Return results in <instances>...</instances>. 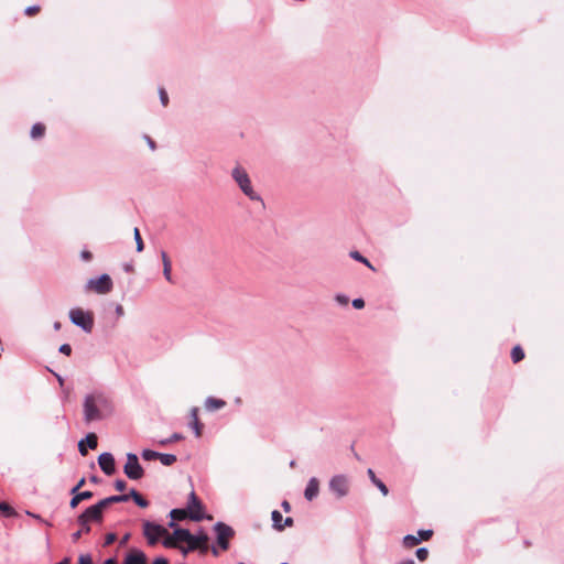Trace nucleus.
<instances>
[{
    "label": "nucleus",
    "instance_id": "38",
    "mask_svg": "<svg viewBox=\"0 0 564 564\" xmlns=\"http://www.w3.org/2000/svg\"><path fill=\"white\" fill-rule=\"evenodd\" d=\"M415 555L420 562H424L429 557V550L427 547H419L415 551Z\"/></svg>",
    "mask_w": 564,
    "mask_h": 564
},
{
    "label": "nucleus",
    "instance_id": "8",
    "mask_svg": "<svg viewBox=\"0 0 564 564\" xmlns=\"http://www.w3.org/2000/svg\"><path fill=\"white\" fill-rule=\"evenodd\" d=\"M328 488L336 499H343L349 494L350 480L344 474L335 475L329 479Z\"/></svg>",
    "mask_w": 564,
    "mask_h": 564
},
{
    "label": "nucleus",
    "instance_id": "15",
    "mask_svg": "<svg viewBox=\"0 0 564 564\" xmlns=\"http://www.w3.org/2000/svg\"><path fill=\"white\" fill-rule=\"evenodd\" d=\"M319 494V480L316 477H311L304 489V497L307 501H313Z\"/></svg>",
    "mask_w": 564,
    "mask_h": 564
},
{
    "label": "nucleus",
    "instance_id": "34",
    "mask_svg": "<svg viewBox=\"0 0 564 564\" xmlns=\"http://www.w3.org/2000/svg\"><path fill=\"white\" fill-rule=\"evenodd\" d=\"M133 237H134V241H135V249H137V251L138 252H142L144 250V242L142 240L140 230L137 227L133 230Z\"/></svg>",
    "mask_w": 564,
    "mask_h": 564
},
{
    "label": "nucleus",
    "instance_id": "45",
    "mask_svg": "<svg viewBox=\"0 0 564 564\" xmlns=\"http://www.w3.org/2000/svg\"><path fill=\"white\" fill-rule=\"evenodd\" d=\"M58 351L65 356H70L72 346L69 344H62L58 348Z\"/></svg>",
    "mask_w": 564,
    "mask_h": 564
},
{
    "label": "nucleus",
    "instance_id": "2",
    "mask_svg": "<svg viewBox=\"0 0 564 564\" xmlns=\"http://www.w3.org/2000/svg\"><path fill=\"white\" fill-rule=\"evenodd\" d=\"M107 399L102 394H87L84 399V420L89 423L102 419L100 406L107 404Z\"/></svg>",
    "mask_w": 564,
    "mask_h": 564
},
{
    "label": "nucleus",
    "instance_id": "12",
    "mask_svg": "<svg viewBox=\"0 0 564 564\" xmlns=\"http://www.w3.org/2000/svg\"><path fill=\"white\" fill-rule=\"evenodd\" d=\"M98 464L105 475L111 476L116 473V462L111 453H101L98 457Z\"/></svg>",
    "mask_w": 564,
    "mask_h": 564
},
{
    "label": "nucleus",
    "instance_id": "10",
    "mask_svg": "<svg viewBox=\"0 0 564 564\" xmlns=\"http://www.w3.org/2000/svg\"><path fill=\"white\" fill-rule=\"evenodd\" d=\"M123 473L130 480H140L144 476V468L140 464L137 454H127V462L123 466Z\"/></svg>",
    "mask_w": 564,
    "mask_h": 564
},
{
    "label": "nucleus",
    "instance_id": "33",
    "mask_svg": "<svg viewBox=\"0 0 564 564\" xmlns=\"http://www.w3.org/2000/svg\"><path fill=\"white\" fill-rule=\"evenodd\" d=\"M182 440H184V435L181 434V433L175 432L170 437L159 441V445L165 446V445H167L170 443L180 442Z\"/></svg>",
    "mask_w": 564,
    "mask_h": 564
},
{
    "label": "nucleus",
    "instance_id": "54",
    "mask_svg": "<svg viewBox=\"0 0 564 564\" xmlns=\"http://www.w3.org/2000/svg\"><path fill=\"white\" fill-rule=\"evenodd\" d=\"M145 139H147V142L150 147L151 150H155L156 149V143L153 139H151L150 137L145 135Z\"/></svg>",
    "mask_w": 564,
    "mask_h": 564
},
{
    "label": "nucleus",
    "instance_id": "47",
    "mask_svg": "<svg viewBox=\"0 0 564 564\" xmlns=\"http://www.w3.org/2000/svg\"><path fill=\"white\" fill-rule=\"evenodd\" d=\"M80 258H82L84 261L88 262V261H90V260L93 259V253H91L90 251H88V250H83V251L80 252Z\"/></svg>",
    "mask_w": 564,
    "mask_h": 564
},
{
    "label": "nucleus",
    "instance_id": "55",
    "mask_svg": "<svg viewBox=\"0 0 564 564\" xmlns=\"http://www.w3.org/2000/svg\"><path fill=\"white\" fill-rule=\"evenodd\" d=\"M102 564H118V561H117V557L116 556H110L108 558H106Z\"/></svg>",
    "mask_w": 564,
    "mask_h": 564
},
{
    "label": "nucleus",
    "instance_id": "37",
    "mask_svg": "<svg viewBox=\"0 0 564 564\" xmlns=\"http://www.w3.org/2000/svg\"><path fill=\"white\" fill-rule=\"evenodd\" d=\"M416 536L420 538L421 541L430 540L433 536V530H431V529H427V530L420 529L417 531V535Z\"/></svg>",
    "mask_w": 564,
    "mask_h": 564
},
{
    "label": "nucleus",
    "instance_id": "21",
    "mask_svg": "<svg viewBox=\"0 0 564 564\" xmlns=\"http://www.w3.org/2000/svg\"><path fill=\"white\" fill-rule=\"evenodd\" d=\"M226 401L215 397H207L205 400V408L207 411L214 412L226 406Z\"/></svg>",
    "mask_w": 564,
    "mask_h": 564
},
{
    "label": "nucleus",
    "instance_id": "59",
    "mask_svg": "<svg viewBox=\"0 0 564 564\" xmlns=\"http://www.w3.org/2000/svg\"><path fill=\"white\" fill-rule=\"evenodd\" d=\"M85 484H86V478H85V477H82V478L77 481L76 486H77V488H79V489H80L82 487H84V485H85Z\"/></svg>",
    "mask_w": 564,
    "mask_h": 564
},
{
    "label": "nucleus",
    "instance_id": "25",
    "mask_svg": "<svg viewBox=\"0 0 564 564\" xmlns=\"http://www.w3.org/2000/svg\"><path fill=\"white\" fill-rule=\"evenodd\" d=\"M349 256L355 261H358V262L365 264L370 270L376 271V269L372 265V263L366 257H364L359 251H357V250L350 251Z\"/></svg>",
    "mask_w": 564,
    "mask_h": 564
},
{
    "label": "nucleus",
    "instance_id": "36",
    "mask_svg": "<svg viewBox=\"0 0 564 564\" xmlns=\"http://www.w3.org/2000/svg\"><path fill=\"white\" fill-rule=\"evenodd\" d=\"M0 511L4 517H12L14 516V510L11 506H9L7 502L0 500Z\"/></svg>",
    "mask_w": 564,
    "mask_h": 564
},
{
    "label": "nucleus",
    "instance_id": "27",
    "mask_svg": "<svg viewBox=\"0 0 564 564\" xmlns=\"http://www.w3.org/2000/svg\"><path fill=\"white\" fill-rule=\"evenodd\" d=\"M158 459L164 466H172L173 464L176 463L177 457L174 454L159 453V458Z\"/></svg>",
    "mask_w": 564,
    "mask_h": 564
},
{
    "label": "nucleus",
    "instance_id": "20",
    "mask_svg": "<svg viewBox=\"0 0 564 564\" xmlns=\"http://www.w3.org/2000/svg\"><path fill=\"white\" fill-rule=\"evenodd\" d=\"M127 494L113 495L99 500L100 506L106 510L113 503L127 502Z\"/></svg>",
    "mask_w": 564,
    "mask_h": 564
},
{
    "label": "nucleus",
    "instance_id": "41",
    "mask_svg": "<svg viewBox=\"0 0 564 564\" xmlns=\"http://www.w3.org/2000/svg\"><path fill=\"white\" fill-rule=\"evenodd\" d=\"M159 97L162 106L166 107L169 105V95L166 90L162 87L159 89Z\"/></svg>",
    "mask_w": 564,
    "mask_h": 564
},
{
    "label": "nucleus",
    "instance_id": "51",
    "mask_svg": "<svg viewBox=\"0 0 564 564\" xmlns=\"http://www.w3.org/2000/svg\"><path fill=\"white\" fill-rule=\"evenodd\" d=\"M115 312H116V315L118 317H121V316L124 315V310H123V306L121 304H117L116 305Z\"/></svg>",
    "mask_w": 564,
    "mask_h": 564
},
{
    "label": "nucleus",
    "instance_id": "4",
    "mask_svg": "<svg viewBox=\"0 0 564 564\" xmlns=\"http://www.w3.org/2000/svg\"><path fill=\"white\" fill-rule=\"evenodd\" d=\"M208 540H209V536H208L207 532L203 528H200V529H198V531L196 533H192V539H187L185 541L187 543V545L180 546V551L183 556H187L191 552H194L195 550H197L200 544H204L200 547V552L203 554H205L208 551V546L206 545Z\"/></svg>",
    "mask_w": 564,
    "mask_h": 564
},
{
    "label": "nucleus",
    "instance_id": "56",
    "mask_svg": "<svg viewBox=\"0 0 564 564\" xmlns=\"http://www.w3.org/2000/svg\"><path fill=\"white\" fill-rule=\"evenodd\" d=\"M82 535H83V533H82L79 530H77L76 532H74V533L72 534V540H73V542H77V541L82 538Z\"/></svg>",
    "mask_w": 564,
    "mask_h": 564
},
{
    "label": "nucleus",
    "instance_id": "23",
    "mask_svg": "<svg viewBox=\"0 0 564 564\" xmlns=\"http://www.w3.org/2000/svg\"><path fill=\"white\" fill-rule=\"evenodd\" d=\"M45 131H46V127L44 123L42 122H36L32 126L31 128V131H30V137L33 139V140H37V139H41L44 137L45 134Z\"/></svg>",
    "mask_w": 564,
    "mask_h": 564
},
{
    "label": "nucleus",
    "instance_id": "28",
    "mask_svg": "<svg viewBox=\"0 0 564 564\" xmlns=\"http://www.w3.org/2000/svg\"><path fill=\"white\" fill-rule=\"evenodd\" d=\"M169 516L173 518V520L181 521L188 517V512L186 509L174 508L170 511Z\"/></svg>",
    "mask_w": 564,
    "mask_h": 564
},
{
    "label": "nucleus",
    "instance_id": "22",
    "mask_svg": "<svg viewBox=\"0 0 564 564\" xmlns=\"http://www.w3.org/2000/svg\"><path fill=\"white\" fill-rule=\"evenodd\" d=\"M367 474L372 485L376 486L383 496H387L389 494V489L386 486V484L376 476L375 471L371 468L367 470Z\"/></svg>",
    "mask_w": 564,
    "mask_h": 564
},
{
    "label": "nucleus",
    "instance_id": "50",
    "mask_svg": "<svg viewBox=\"0 0 564 564\" xmlns=\"http://www.w3.org/2000/svg\"><path fill=\"white\" fill-rule=\"evenodd\" d=\"M130 538H131V534H130V533H126V534L121 538V540L119 541V545H120V546H124V545H127V543L129 542Z\"/></svg>",
    "mask_w": 564,
    "mask_h": 564
},
{
    "label": "nucleus",
    "instance_id": "43",
    "mask_svg": "<svg viewBox=\"0 0 564 564\" xmlns=\"http://www.w3.org/2000/svg\"><path fill=\"white\" fill-rule=\"evenodd\" d=\"M113 486H115L116 490L122 492L127 488V482L123 479H116L113 482Z\"/></svg>",
    "mask_w": 564,
    "mask_h": 564
},
{
    "label": "nucleus",
    "instance_id": "30",
    "mask_svg": "<svg viewBox=\"0 0 564 564\" xmlns=\"http://www.w3.org/2000/svg\"><path fill=\"white\" fill-rule=\"evenodd\" d=\"M421 543V539L413 534H406L403 538V545L405 547H414Z\"/></svg>",
    "mask_w": 564,
    "mask_h": 564
},
{
    "label": "nucleus",
    "instance_id": "11",
    "mask_svg": "<svg viewBox=\"0 0 564 564\" xmlns=\"http://www.w3.org/2000/svg\"><path fill=\"white\" fill-rule=\"evenodd\" d=\"M104 511L105 509L100 506L99 501L87 507L82 513L78 516L85 518V520L90 523H102L104 521Z\"/></svg>",
    "mask_w": 564,
    "mask_h": 564
},
{
    "label": "nucleus",
    "instance_id": "42",
    "mask_svg": "<svg viewBox=\"0 0 564 564\" xmlns=\"http://www.w3.org/2000/svg\"><path fill=\"white\" fill-rule=\"evenodd\" d=\"M117 541V534L109 532L105 535L104 546H109Z\"/></svg>",
    "mask_w": 564,
    "mask_h": 564
},
{
    "label": "nucleus",
    "instance_id": "35",
    "mask_svg": "<svg viewBox=\"0 0 564 564\" xmlns=\"http://www.w3.org/2000/svg\"><path fill=\"white\" fill-rule=\"evenodd\" d=\"M162 538H163L162 544L164 547H167V549L176 547V543H175L176 541L172 533L170 534L167 532V534L163 535Z\"/></svg>",
    "mask_w": 564,
    "mask_h": 564
},
{
    "label": "nucleus",
    "instance_id": "19",
    "mask_svg": "<svg viewBox=\"0 0 564 564\" xmlns=\"http://www.w3.org/2000/svg\"><path fill=\"white\" fill-rule=\"evenodd\" d=\"M94 497V492L90 490H84L79 494H76L74 497L69 500V508L76 509L82 501L89 500Z\"/></svg>",
    "mask_w": 564,
    "mask_h": 564
},
{
    "label": "nucleus",
    "instance_id": "49",
    "mask_svg": "<svg viewBox=\"0 0 564 564\" xmlns=\"http://www.w3.org/2000/svg\"><path fill=\"white\" fill-rule=\"evenodd\" d=\"M47 370H48L51 373H53V376H54V377L56 378V380L58 381L59 386H63V384H64V378H63L59 373H57V372L53 371V370H52V369H50L48 367H47Z\"/></svg>",
    "mask_w": 564,
    "mask_h": 564
},
{
    "label": "nucleus",
    "instance_id": "1",
    "mask_svg": "<svg viewBox=\"0 0 564 564\" xmlns=\"http://www.w3.org/2000/svg\"><path fill=\"white\" fill-rule=\"evenodd\" d=\"M231 177L240 188V191L250 199L260 202L263 205L261 196L254 192L249 174L241 165H236L231 171Z\"/></svg>",
    "mask_w": 564,
    "mask_h": 564
},
{
    "label": "nucleus",
    "instance_id": "16",
    "mask_svg": "<svg viewBox=\"0 0 564 564\" xmlns=\"http://www.w3.org/2000/svg\"><path fill=\"white\" fill-rule=\"evenodd\" d=\"M191 422L188 426L193 430L196 437H200L204 430V424L198 420V408L191 409Z\"/></svg>",
    "mask_w": 564,
    "mask_h": 564
},
{
    "label": "nucleus",
    "instance_id": "18",
    "mask_svg": "<svg viewBox=\"0 0 564 564\" xmlns=\"http://www.w3.org/2000/svg\"><path fill=\"white\" fill-rule=\"evenodd\" d=\"M128 501L130 499L133 500V502L140 507V508H148L150 502L147 500L137 489L131 488L129 492L127 494Z\"/></svg>",
    "mask_w": 564,
    "mask_h": 564
},
{
    "label": "nucleus",
    "instance_id": "46",
    "mask_svg": "<svg viewBox=\"0 0 564 564\" xmlns=\"http://www.w3.org/2000/svg\"><path fill=\"white\" fill-rule=\"evenodd\" d=\"M40 11L39 6H30L24 10V13L29 17L36 14Z\"/></svg>",
    "mask_w": 564,
    "mask_h": 564
},
{
    "label": "nucleus",
    "instance_id": "17",
    "mask_svg": "<svg viewBox=\"0 0 564 564\" xmlns=\"http://www.w3.org/2000/svg\"><path fill=\"white\" fill-rule=\"evenodd\" d=\"M161 259L163 264V275L165 280L170 283H174L173 276H172V262L167 256V253L164 250H161Z\"/></svg>",
    "mask_w": 564,
    "mask_h": 564
},
{
    "label": "nucleus",
    "instance_id": "7",
    "mask_svg": "<svg viewBox=\"0 0 564 564\" xmlns=\"http://www.w3.org/2000/svg\"><path fill=\"white\" fill-rule=\"evenodd\" d=\"M85 288L87 291H94L97 294H107L111 292L113 282L109 274L102 273L99 276L90 278Z\"/></svg>",
    "mask_w": 564,
    "mask_h": 564
},
{
    "label": "nucleus",
    "instance_id": "14",
    "mask_svg": "<svg viewBox=\"0 0 564 564\" xmlns=\"http://www.w3.org/2000/svg\"><path fill=\"white\" fill-rule=\"evenodd\" d=\"M145 553L139 549H131L124 556L123 564H147Z\"/></svg>",
    "mask_w": 564,
    "mask_h": 564
},
{
    "label": "nucleus",
    "instance_id": "53",
    "mask_svg": "<svg viewBox=\"0 0 564 564\" xmlns=\"http://www.w3.org/2000/svg\"><path fill=\"white\" fill-rule=\"evenodd\" d=\"M281 507L282 509L285 511V512H290L291 511V505L288 500H283L281 502Z\"/></svg>",
    "mask_w": 564,
    "mask_h": 564
},
{
    "label": "nucleus",
    "instance_id": "3",
    "mask_svg": "<svg viewBox=\"0 0 564 564\" xmlns=\"http://www.w3.org/2000/svg\"><path fill=\"white\" fill-rule=\"evenodd\" d=\"M68 316L69 321L85 333L90 334L93 332L95 324L93 312L76 307L69 311Z\"/></svg>",
    "mask_w": 564,
    "mask_h": 564
},
{
    "label": "nucleus",
    "instance_id": "58",
    "mask_svg": "<svg viewBox=\"0 0 564 564\" xmlns=\"http://www.w3.org/2000/svg\"><path fill=\"white\" fill-rule=\"evenodd\" d=\"M28 514H29V516H31V517H33V519H36V520H39V521H41V522H44L45 524H48V522L44 521V520L41 518V516H39V514L32 513V512H28Z\"/></svg>",
    "mask_w": 564,
    "mask_h": 564
},
{
    "label": "nucleus",
    "instance_id": "52",
    "mask_svg": "<svg viewBox=\"0 0 564 564\" xmlns=\"http://www.w3.org/2000/svg\"><path fill=\"white\" fill-rule=\"evenodd\" d=\"M152 564H169V561L166 557L158 556L156 558H154Z\"/></svg>",
    "mask_w": 564,
    "mask_h": 564
},
{
    "label": "nucleus",
    "instance_id": "39",
    "mask_svg": "<svg viewBox=\"0 0 564 564\" xmlns=\"http://www.w3.org/2000/svg\"><path fill=\"white\" fill-rule=\"evenodd\" d=\"M76 564H94L93 556L90 553H83L78 556Z\"/></svg>",
    "mask_w": 564,
    "mask_h": 564
},
{
    "label": "nucleus",
    "instance_id": "48",
    "mask_svg": "<svg viewBox=\"0 0 564 564\" xmlns=\"http://www.w3.org/2000/svg\"><path fill=\"white\" fill-rule=\"evenodd\" d=\"M293 524H294V520H293V518H291V517H286V518L283 520V523H282V531H283L285 528L292 527Z\"/></svg>",
    "mask_w": 564,
    "mask_h": 564
},
{
    "label": "nucleus",
    "instance_id": "44",
    "mask_svg": "<svg viewBox=\"0 0 564 564\" xmlns=\"http://www.w3.org/2000/svg\"><path fill=\"white\" fill-rule=\"evenodd\" d=\"M351 304L355 310H362L365 307V300L362 297H357L352 300Z\"/></svg>",
    "mask_w": 564,
    "mask_h": 564
},
{
    "label": "nucleus",
    "instance_id": "60",
    "mask_svg": "<svg viewBox=\"0 0 564 564\" xmlns=\"http://www.w3.org/2000/svg\"><path fill=\"white\" fill-rule=\"evenodd\" d=\"M169 528L174 530V528H180V525H177L176 520H173V518H171L169 522Z\"/></svg>",
    "mask_w": 564,
    "mask_h": 564
},
{
    "label": "nucleus",
    "instance_id": "5",
    "mask_svg": "<svg viewBox=\"0 0 564 564\" xmlns=\"http://www.w3.org/2000/svg\"><path fill=\"white\" fill-rule=\"evenodd\" d=\"M213 530L216 534L217 546L223 551H227L230 546V539L235 536V530L229 524L221 521L216 522Z\"/></svg>",
    "mask_w": 564,
    "mask_h": 564
},
{
    "label": "nucleus",
    "instance_id": "63",
    "mask_svg": "<svg viewBox=\"0 0 564 564\" xmlns=\"http://www.w3.org/2000/svg\"><path fill=\"white\" fill-rule=\"evenodd\" d=\"M210 551H212V553H213V555H214V556H218V555H219V551H218V549H217V547L212 546V547H210Z\"/></svg>",
    "mask_w": 564,
    "mask_h": 564
},
{
    "label": "nucleus",
    "instance_id": "62",
    "mask_svg": "<svg viewBox=\"0 0 564 564\" xmlns=\"http://www.w3.org/2000/svg\"><path fill=\"white\" fill-rule=\"evenodd\" d=\"M55 564H70V558L69 557H64L62 561L55 563Z\"/></svg>",
    "mask_w": 564,
    "mask_h": 564
},
{
    "label": "nucleus",
    "instance_id": "31",
    "mask_svg": "<svg viewBox=\"0 0 564 564\" xmlns=\"http://www.w3.org/2000/svg\"><path fill=\"white\" fill-rule=\"evenodd\" d=\"M159 453L160 452H156V451H153V449H150V448H144L141 452V457L144 460H147V462H151V460H154V459L159 458Z\"/></svg>",
    "mask_w": 564,
    "mask_h": 564
},
{
    "label": "nucleus",
    "instance_id": "40",
    "mask_svg": "<svg viewBox=\"0 0 564 564\" xmlns=\"http://www.w3.org/2000/svg\"><path fill=\"white\" fill-rule=\"evenodd\" d=\"M335 301L341 305V306H346L348 305L349 303V297L346 295V294H343V293H337L335 295Z\"/></svg>",
    "mask_w": 564,
    "mask_h": 564
},
{
    "label": "nucleus",
    "instance_id": "57",
    "mask_svg": "<svg viewBox=\"0 0 564 564\" xmlns=\"http://www.w3.org/2000/svg\"><path fill=\"white\" fill-rule=\"evenodd\" d=\"M79 492H80V489H79V488H77V486H76V485H75L74 487H72V488H70V490H69V495H70L72 497H74L76 494H79Z\"/></svg>",
    "mask_w": 564,
    "mask_h": 564
},
{
    "label": "nucleus",
    "instance_id": "24",
    "mask_svg": "<svg viewBox=\"0 0 564 564\" xmlns=\"http://www.w3.org/2000/svg\"><path fill=\"white\" fill-rule=\"evenodd\" d=\"M175 541H182L185 542L187 539H192V532L188 529L185 528H174V531L172 532Z\"/></svg>",
    "mask_w": 564,
    "mask_h": 564
},
{
    "label": "nucleus",
    "instance_id": "6",
    "mask_svg": "<svg viewBox=\"0 0 564 564\" xmlns=\"http://www.w3.org/2000/svg\"><path fill=\"white\" fill-rule=\"evenodd\" d=\"M142 532L149 545H156L160 538L167 534V530L153 521L144 520L142 523Z\"/></svg>",
    "mask_w": 564,
    "mask_h": 564
},
{
    "label": "nucleus",
    "instance_id": "32",
    "mask_svg": "<svg viewBox=\"0 0 564 564\" xmlns=\"http://www.w3.org/2000/svg\"><path fill=\"white\" fill-rule=\"evenodd\" d=\"M77 523L80 527L79 531L83 534H88L91 531V523L89 521L85 520V518H82V517L78 516L77 517Z\"/></svg>",
    "mask_w": 564,
    "mask_h": 564
},
{
    "label": "nucleus",
    "instance_id": "9",
    "mask_svg": "<svg viewBox=\"0 0 564 564\" xmlns=\"http://www.w3.org/2000/svg\"><path fill=\"white\" fill-rule=\"evenodd\" d=\"M186 510L188 512V518L195 522H199L204 519L209 520L212 518L210 516L205 514L204 505L198 499L194 490H192L188 496Z\"/></svg>",
    "mask_w": 564,
    "mask_h": 564
},
{
    "label": "nucleus",
    "instance_id": "29",
    "mask_svg": "<svg viewBox=\"0 0 564 564\" xmlns=\"http://www.w3.org/2000/svg\"><path fill=\"white\" fill-rule=\"evenodd\" d=\"M523 358H524V350L522 349V347L520 345H516L511 349V359H512V361L514 364H518L521 360H523Z\"/></svg>",
    "mask_w": 564,
    "mask_h": 564
},
{
    "label": "nucleus",
    "instance_id": "64",
    "mask_svg": "<svg viewBox=\"0 0 564 564\" xmlns=\"http://www.w3.org/2000/svg\"><path fill=\"white\" fill-rule=\"evenodd\" d=\"M61 327H62V324H61L59 322H55V323L53 324V328H54L55 330H59V329H61Z\"/></svg>",
    "mask_w": 564,
    "mask_h": 564
},
{
    "label": "nucleus",
    "instance_id": "61",
    "mask_svg": "<svg viewBox=\"0 0 564 564\" xmlns=\"http://www.w3.org/2000/svg\"><path fill=\"white\" fill-rule=\"evenodd\" d=\"M90 482L98 484L100 481V478L96 475H93L89 477Z\"/></svg>",
    "mask_w": 564,
    "mask_h": 564
},
{
    "label": "nucleus",
    "instance_id": "13",
    "mask_svg": "<svg viewBox=\"0 0 564 564\" xmlns=\"http://www.w3.org/2000/svg\"><path fill=\"white\" fill-rule=\"evenodd\" d=\"M98 446V437L94 432L88 433L78 442V452L82 456L88 454V449H95Z\"/></svg>",
    "mask_w": 564,
    "mask_h": 564
},
{
    "label": "nucleus",
    "instance_id": "26",
    "mask_svg": "<svg viewBox=\"0 0 564 564\" xmlns=\"http://www.w3.org/2000/svg\"><path fill=\"white\" fill-rule=\"evenodd\" d=\"M272 527L276 531H282L283 517L279 510L271 512Z\"/></svg>",
    "mask_w": 564,
    "mask_h": 564
}]
</instances>
